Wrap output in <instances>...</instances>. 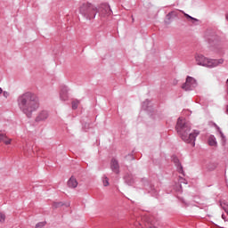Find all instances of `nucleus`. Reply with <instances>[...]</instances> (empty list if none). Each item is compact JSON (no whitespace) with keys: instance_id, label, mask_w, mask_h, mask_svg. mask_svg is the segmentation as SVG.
I'll return each instance as SVG.
<instances>
[{"instance_id":"obj_1","label":"nucleus","mask_w":228,"mask_h":228,"mask_svg":"<svg viewBox=\"0 0 228 228\" xmlns=\"http://www.w3.org/2000/svg\"><path fill=\"white\" fill-rule=\"evenodd\" d=\"M16 102L20 111H21L27 118H31L33 113L38 111L40 108V99L32 92H26L20 94L17 97Z\"/></svg>"},{"instance_id":"obj_2","label":"nucleus","mask_w":228,"mask_h":228,"mask_svg":"<svg viewBox=\"0 0 228 228\" xmlns=\"http://www.w3.org/2000/svg\"><path fill=\"white\" fill-rule=\"evenodd\" d=\"M175 129L185 143H191L192 147H195V140H197V137L200 134L199 130H194L192 133H190L191 131V125L182 118H178Z\"/></svg>"},{"instance_id":"obj_3","label":"nucleus","mask_w":228,"mask_h":228,"mask_svg":"<svg viewBox=\"0 0 228 228\" xmlns=\"http://www.w3.org/2000/svg\"><path fill=\"white\" fill-rule=\"evenodd\" d=\"M194 58L197 65L207 67V69H215L224 63V59H209L200 53H196Z\"/></svg>"},{"instance_id":"obj_4","label":"nucleus","mask_w":228,"mask_h":228,"mask_svg":"<svg viewBox=\"0 0 228 228\" xmlns=\"http://www.w3.org/2000/svg\"><path fill=\"white\" fill-rule=\"evenodd\" d=\"M79 13L86 19V20H92L95 19L97 13H99V8L91 3H84L79 7Z\"/></svg>"},{"instance_id":"obj_5","label":"nucleus","mask_w":228,"mask_h":228,"mask_svg":"<svg viewBox=\"0 0 228 228\" xmlns=\"http://www.w3.org/2000/svg\"><path fill=\"white\" fill-rule=\"evenodd\" d=\"M208 42L212 45V47H214L215 53H222L224 46L222 45V43H220V37L213 34L208 37Z\"/></svg>"},{"instance_id":"obj_6","label":"nucleus","mask_w":228,"mask_h":228,"mask_svg":"<svg viewBox=\"0 0 228 228\" xmlns=\"http://www.w3.org/2000/svg\"><path fill=\"white\" fill-rule=\"evenodd\" d=\"M197 80L192 77L188 76L185 83L182 86V88L183 90H185V92H190L194 88H197Z\"/></svg>"},{"instance_id":"obj_7","label":"nucleus","mask_w":228,"mask_h":228,"mask_svg":"<svg viewBox=\"0 0 228 228\" xmlns=\"http://www.w3.org/2000/svg\"><path fill=\"white\" fill-rule=\"evenodd\" d=\"M100 12V15L102 17H106L108 15H111L113 12L111 11V7H110V4H103L101 5L100 9H98Z\"/></svg>"},{"instance_id":"obj_8","label":"nucleus","mask_w":228,"mask_h":228,"mask_svg":"<svg viewBox=\"0 0 228 228\" xmlns=\"http://www.w3.org/2000/svg\"><path fill=\"white\" fill-rule=\"evenodd\" d=\"M47 118H49V112L47 110H41L37 113L35 122L40 124L42 122H45Z\"/></svg>"},{"instance_id":"obj_9","label":"nucleus","mask_w":228,"mask_h":228,"mask_svg":"<svg viewBox=\"0 0 228 228\" xmlns=\"http://www.w3.org/2000/svg\"><path fill=\"white\" fill-rule=\"evenodd\" d=\"M69 87L67 86H62L61 87L60 99L61 101H69Z\"/></svg>"},{"instance_id":"obj_10","label":"nucleus","mask_w":228,"mask_h":228,"mask_svg":"<svg viewBox=\"0 0 228 228\" xmlns=\"http://www.w3.org/2000/svg\"><path fill=\"white\" fill-rule=\"evenodd\" d=\"M110 168L114 174H120V166L118 165V160L112 159L110 162Z\"/></svg>"},{"instance_id":"obj_11","label":"nucleus","mask_w":228,"mask_h":228,"mask_svg":"<svg viewBox=\"0 0 228 228\" xmlns=\"http://www.w3.org/2000/svg\"><path fill=\"white\" fill-rule=\"evenodd\" d=\"M173 162L175 163L179 174H184L183 165H181V161H179V159H177V157L173 158Z\"/></svg>"},{"instance_id":"obj_12","label":"nucleus","mask_w":228,"mask_h":228,"mask_svg":"<svg viewBox=\"0 0 228 228\" xmlns=\"http://www.w3.org/2000/svg\"><path fill=\"white\" fill-rule=\"evenodd\" d=\"M63 206H65L66 208H70V202L64 203L61 201H54L53 203V208H54V209H58V208H61Z\"/></svg>"},{"instance_id":"obj_13","label":"nucleus","mask_w":228,"mask_h":228,"mask_svg":"<svg viewBox=\"0 0 228 228\" xmlns=\"http://www.w3.org/2000/svg\"><path fill=\"white\" fill-rule=\"evenodd\" d=\"M69 188H77V180L74 176H71L68 181Z\"/></svg>"},{"instance_id":"obj_14","label":"nucleus","mask_w":228,"mask_h":228,"mask_svg":"<svg viewBox=\"0 0 228 228\" xmlns=\"http://www.w3.org/2000/svg\"><path fill=\"white\" fill-rule=\"evenodd\" d=\"M125 183H126L128 186H133V184H134V178H133V175H126L125 176Z\"/></svg>"},{"instance_id":"obj_15","label":"nucleus","mask_w":228,"mask_h":228,"mask_svg":"<svg viewBox=\"0 0 228 228\" xmlns=\"http://www.w3.org/2000/svg\"><path fill=\"white\" fill-rule=\"evenodd\" d=\"M0 142H4L5 145H10V143H12V139H8L4 134H0Z\"/></svg>"},{"instance_id":"obj_16","label":"nucleus","mask_w":228,"mask_h":228,"mask_svg":"<svg viewBox=\"0 0 228 228\" xmlns=\"http://www.w3.org/2000/svg\"><path fill=\"white\" fill-rule=\"evenodd\" d=\"M149 104H151V101L149 100H145L142 102V108L144 110V111H151V106H149Z\"/></svg>"},{"instance_id":"obj_17","label":"nucleus","mask_w":228,"mask_h":228,"mask_svg":"<svg viewBox=\"0 0 228 228\" xmlns=\"http://www.w3.org/2000/svg\"><path fill=\"white\" fill-rule=\"evenodd\" d=\"M216 137H215V135H210L208 138V144L211 147H216Z\"/></svg>"},{"instance_id":"obj_18","label":"nucleus","mask_w":228,"mask_h":228,"mask_svg":"<svg viewBox=\"0 0 228 228\" xmlns=\"http://www.w3.org/2000/svg\"><path fill=\"white\" fill-rule=\"evenodd\" d=\"M216 127L217 128V131L220 134L223 143L225 144L226 140H225V135L224 134V132H222V130L218 127V126H216Z\"/></svg>"},{"instance_id":"obj_19","label":"nucleus","mask_w":228,"mask_h":228,"mask_svg":"<svg viewBox=\"0 0 228 228\" xmlns=\"http://www.w3.org/2000/svg\"><path fill=\"white\" fill-rule=\"evenodd\" d=\"M72 110H77L79 106V100H75L71 102Z\"/></svg>"},{"instance_id":"obj_20","label":"nucleus","mask_w":228,"mask_h":228,"mask_svg":"<svg viewBox=\"0 0 228 228\" xmlns=\"http://www.w3.org/2000/svg\"><path fill=\"white\" fill-rule=\"evenodd\" d=\"M186 19H191L192 20V24H196L195 22H199L200 20L197 18L191 17L190 14H185Z\"/></svg>"},{"instance_id":"obj_21","label":"nucleus","mask_w":228,"mask_h":228,"mask_svg":"<svg viewBox=\"0 0 228 228\" xmlns=\"http://www.w3.org/2000/svg\"><path fill=\"white\" fill-rule=\"evenodd\" d=\"M45 225H47V222L45 221L39 222L36 224V228H44L45 227Z\"/></svg>"},{"instance_id":"obj_22","label":"nucleus","mask_w":228,"mask_h":228,"mask_svg":"<svg viewBox=\"0 0 228 228\" xmlns=\"http://www.w3.org/2000/svg\"><path fill=\"white\" fill-rule=\"evenodd\" d=\"M102 183H103V186H110V179H108L107 176L103 177Z\"/></svg>"},{"instance_id":"obj_23","label":"nucleus","mask_w":228,"mask_h":228,"mask_svg":"<svg viewBox=\"0 0 228 228\" xmlns=\"http://www.w3.org/2000/svg\"><path fill=\"white\" fill-rule=\"evenodd\" d=\"M6 216H4V214L0 212V222H4Z\"/></svg>"},{"instance_id":"obj_24","label":"nucleus","mask_w":228,"mask_h":228,"mask_svg":"<svg viewBox=\"0 0 228 228\" xmlns=\"http://www.w3.org/2000/svg\"><path fill=\"white\" fill-rule=\"evenodd\" d=\"M4 97H5V99H8V97H10V93L6 92V91H4L2 92Z\"/></svg>"},{"instance_id":"obj_25","label":"nucleus","mask_w":228,"mask_h":228,"mask_svg":"<svg viewBox=\"0 0 228 228\" xmlns=\"http://www.w3.org/2000/svg\"><path fill=\"white\" fill-rule=\"evenodd\" d=\"M172 15H174V12H170L167 15V19H170V18L172 17Z\"/></svg>"},{"instance_id":"obj_26","label":"nucleus","mask_w":228,"mask_h":228,"mask_svg":"<svg viewBox=\"0 0 228 228\" xmlns=\"http://www.w3.org/2000/svg\"><path fill=\"white\" fill-rule=\"evenodd\" d=\"M224 209L225 213H227V215H228V205H224Z\"/></svg>"},{"instance_id":"obj_27","label":"nucleus","mask_w":228,"mask_h":228,"mask_svg":"<svg viewBox=\"0 0 228 228\" xmlns=\"http://www.w3.org/2000/svg\"><path fill=\"white\" fill-rule=\"evenodd\" d=\"M181 200H182V202H183V204H186V201H184L183 199H181Z\"/></svg>"},{"instance_id":"obj_28","label":"nucleus","mask_w":228,"mask_h":228,"mask_svg":"<svg viewBox=\"0 0 228 228\" xmlns=\"http://www.w3.org/2000/svg\"><path fill=\"white\" fill-rule=\"evenodd\" d=\"M3 94V88L0 87V95Z\"/></svg>"},{"instance_id":"obj_29","label":"nucleus","mask_w":228,"mask_h":228,"mask_svg":"<svg viewBox=\"0 0 228 228\" xmlns=\"http://www.w3.org/2000/svg\"><path fill=\"white\" fill-rule=\"evenodd\" d=\"M226 86H227V90H228V78L226 80Z\"/></svg>"},{"instance_id":"obj_30","label":"nucleus","mask_w":228,"mask_h":228,"mask_svg":"<svg viewBox=\"0 0 228 228\" xmlns=\"http://www.w3.org/2000/svg\"><path fill=\"white\" fill-rule=\"evenodd\" d=\"M222 218H223L224 220H225V216H224V215H222Z\"/></svg>"},{"instance_id":"obj_31","label":"nucleus","mask_w":228,"mask_h":228,"mask_svg":"<svg viewBox=\"0 0 228 228\" xmlns=\"http://www.w3.org/2000/svg\"><path fill=\"white\" fill-rule=\"evenodd\" d=\"M133 22H134V18L132 19Z\"/></svg>"}]
</instances>
